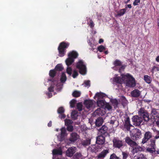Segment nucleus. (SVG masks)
Wrapping results in <instances>:
<instances>
[{
	"instance_id": "f257e3e1",
	"label": "nucleus",
	"mask_w": 159,
	"mask_h": 159,
	"mask_svg": "<svg viewBox=\"0 0 159 159\" xmlns=\"http://www.w3.org/2000/svg\"><path fill=\"white\" fill-rule=\"evenodd\" d=\"M122 81L126 82V85L130 87H133L135 86V82L134 78L129 74L122 76Z\"/></svg>"
},
{
	"instance_id": "f03ea898",
	"label": "nucleus",
	"mask_w": 159,
	"mask_h": 159,
	"mask_svg": "<svg viewBox=\"0 0 159 159\" xmlns=\"http://www.w3.org/2000/svg\"><path fill=\"white\" fill-rule=\"evenodd\" d=\"M70 45L68 42H62L60 43L58 48L59 54L60 57H63L66 52V48H67Z\"/></svg>"
},
{
	"instance_id": "7ed1b4c3",
	"label": "nucleus",
	"mask_w": 159,
	"mask_h": 159,
	"mask_svg": "<svg viewBox=\"0 0 159 159\" xmlns=\"http://www.w3.org/2000/svg\"><path fill=\"white\" fill-rule=\"evenodd\" d=\"M138 113L139 117L143 118L145 121H148L149 120V118L148 112L144 108H140Z\"/></svg>"
},
{
	"instance_id": "20e7f679",
	"label": "nucleus",
	"mask_w": 159,
	"mask_h": 159,
	"mask_svg": "<svg viewBox=\"0 0 159 159\" xmlns=\"http://www.w3.org/2000/svg\"><path fill=\"white\" fill-rule=\"evenodd\" d=\"M76 67L79 70V73L82 75H85L86 72V66L84 64L82 60H80L77 63Z\"/></svg>"
},
{
	"instance_id": "39448f33",
	"label": "nucleus",
	"mask_w": 159,
	"mask_h": 159,
	"mask_svg": "<svg viewBox=\"0 0 159 159\" xmlns=\"http://www.w3.org/2000/svg\"><path fill=\"white\" fill-rule=\"evenodd\" d=\"M156 140L155 139H151L148 142V147L147 148L146 151L150 153H153L155 151L156 146L155 144Z\"/></svg>"
},
{
	"instance_id": "423d86ee",
	"label": "nucleus",
	"mask_w": 159,
	"mask_h": 159,
	"mask_svg": "<svg viewBox=\"0 0 159 159\" xmlns=\"http://www.w3.org/2000/svg\"><path fill=\"white\" fill-rule=\"evenodd\" d=\"M141 134V131L138 129L135 128L133 130L131 136L134 140H137L140 138Z\"/></svg>"
},
{
	"instance_id": "0eeeda50",
	"label": "nucleus",
	"mask_w": 159,
	"mask_h": 159,
	"mask_svg": "<svg viewBox=\"0 0 159 159\" xmlns=\"http://www.w3.org/2000/svg\"><path fill=\"white\" fill-rule=\"evenodd\" d=\"M113 147L116 148H120L123 146V143L118 138L114 137L112 140Z\"/></svg>"
},
{
	"instance_id": "6e6552de",
	"label": "nucleus",
	"mask_w": 159,
	"mask_h": 159,
	"mask_svg": "<svg viewBox=\"0 0 159 159\" xmlns=\"http://www.w3.org/2000/svg\"><path fill=\"white\" fill-rule=\"evenodd\" d=\"M132 120L133 125L136 126H139L143 120V118L138 116H134Z\"/></svg>"
},
{
	"instance_id": "1a4fd4ad",
	"label": "nucleus",
	"mask_w": 159,
	"mask_h": 159,
	"mask_svg": "<svg viewBox=\"0 0 159 159\" xmlns=\"http://www.w3.org/2000/svg\"><path fill=\"white\" fill-rule=\"evenodd\" d=\"M79 138V135L76 132H73L70 134V136L68 139L70 143H73L77 140Z\"/></svg>"
},
{
	"instance_id": "9d476101",
	"label": "nucleus",
	"mask_w": 159,
	"mask_h": 159,
	"mask_svg": "<svg viewBox=\"0 0 159 159\" xmlns=\"http://www.w3.org/2000/svg\"><path fill=\"white\" fill-rule=\"evenodd\" d=\"M96 98H97L98 99L107 98H109L110 99H113L112 98L108 97V96L105 93L101 92H97L96 93L94 97V98L95 99Z\"/></svg>"
},
{
	"instance_id": "9b49d317",
	"label": "nucleus",
	"mask_w": 159,
	"mask_h": 159,
	"mask_svg": "<svg viewBox=\"0 0 159 159\" xmlns=\"http://www.w3.org/2000/svg\"><path fill=\"white\" fill-rule=\"evenodd\" d=\"M110 149L108 148L106 149L103 150L97 156L98 159H103L107 156V154L109 153Z\"/></svg>"
},
{
	"instance_id": "f8f14e48",
	"label": "nucleus",
	"mask_w": 159,
	"mask_h": 159,
	"mask_svg": "<svg viewBox=\"0 0 159 159\" xmlns=\"http://www.w3.org/2000/svg\"><path fill=\"white\" fill-rule=\"evenodd\" d=\"M108 128L105 125H103L99 129H98V133L100 135L107 136L108 134L107 133Z\"/></svg>"
},
{
	"instance_id": "ddd939ff",
	"label": "nucleus",
	"mask_w": 159,
	"mask_h": 159,
	"mask_svg": "<svg viewBox=\"0 0 159 159\" xmlns=\"http://www.w3.org/2000/svg\"><path fill=\"white\" fill-rule=\"evenodd\" d=\"M105 137L102 135H99L96 137V143L99 145H103L105 144Z\"/></svg>"
},
{
	"instance_id": "4468645a",
	"label": "nucleus",
	"mask_w": 159,
	"mask_h": 159,
	"mask_svg": "<svg viewBox=\"0 0 159 159\" xmlns=\"http://www.w3.org/2000/svg\"><path fill=\"white\" fill-rule=\"evenodd\" d=\"M125 141L126 143L131 147L137 145V143L132 140L129 137H127L125 138Z\"/></svg>"
},
{
	"instance_id": "2eb2a0df",
	"label": "nucleus",
	"mask_w": 159,
	"mask_h": 159,
	"mask_svg": "<svg viewBox=\"0 0 159 159\" xmlns=\"http://www.w3.org/2000/svg\"><path fill=\"white\" fill-rule=\"evenodd\" d=\"M152 134L151 132L149 131L146 132L142 140V143L143 144L146 143L150 138H152Z\"/></svg>"
},
{
	"instance_id": "dca6fc26",
	"label": "nucleus",
	"mask_w": 159,
	"mask_h": 159,
	"mask_svg": "<svg viewBox=\"0 0 159 159\" xmlns=\"http://www.w3.org/2000/svg\"><path fill=\"white\" fill-rule=\"evenodd\" d=\"M61 134L60 135L59 139L61 141L64 140L65 139V137L67 135L66 133V130L65 127H62L61 129Z\"/></svg>"
},
{
	"instance_id": "f3484780",
	"label": "nucleus",
	"mask_w": 159,
	"mask_h": 159,
	"mask_svg": "<svg viewBox=\"0 0 159 159\" xmlns=\"http://www.w3.org/2000/svg\"><path fill=\"white\" fill-rule=\"evenodd\" d=\"M75 152V148L72 147L69 148L67 151L66 155L67 156L71 157L73 156Z\"/></svg>"
},
{
	"instance_id": "a211bd4d",
	"label": "nucleus",
	"mask_w": 159,
	"mask_h": 159,
	"mask_svg": "<svg viewBox=\"0 0 159 159\" xmlns=\"http://www.w3.org/2000/svg\"><path fill=\"white\" fill-rule=\"evenodd\" d=\"M93 100H84V104L86 107L88 109H89L93 107Z\"/></svg>"
},
{
	"instance_id": "6ab92c4d",
	"label": "nucleus",
	"mask_w": 159,
	"mask_h": 159,
	"mask_svg": "<svg viewBox=\"0 0 159 159\" xmlns=\"http://www.w3.org/2000/svg\"><path fill=\"white\" fill-rule=\"evenodd\" d=\"M102 109V108H98L94 112V114L96 116L98 115L99 116H102L104 115L105 112Z\"/></svg>"
},
{
	"instance_id": "aec40b11",
	"label": "nucleus",
	"mask_w": 159,
	"mask_h": 159,
	"mask_svg": "<svg viewBox=\"0 0 159 159\" xmlns=\"http://www.w3.org/2000/svg\"><path fill=\"white\" fill-rule=\"evenodd\" d=\"M133 149L132 152L134 154L135 153H138L139 152L141 151L142 150V148L138 145L134 147H132Z\"/></svg>"
},
{
	"instance_id": "412c9836",
	"label": "nucleus",
	"mask_w": 159,
	"mask_h": 159,
	"mask_svg": "<svg viewBox=\"0 0 159 159\" xmlns=\"http://www.w3.org/2000/svg\"><path fill=\"white\" fill-rule=\"evenodd\" d=\"M78 56V53L74 51H72L70 52L68 54V57H70L73 59L74 60L75 59L77 58Z\"/></svg>"
},
{
	"instance_id": "4be33fe9",
	"label": "nucleus",
	"mask_w": 159,
	"mask_h": 159,
	"mask_svg": "<svg viewBox=\"0 0 159 159\" xmlns=\"http://www.w3.org/2000/svg\"><path fill=\"white\" fill-rule=\"evenodd\" d=\"M103 121V118L101 117L98 118L96 120L95 122V125L99 127L102 125Z\"/></svg>"
},
{
	"instance_id": "5701e85b",
	"label": "nucleus",
	"mask_w": 159,
	"mask_h": 159,
	"mask_svg": "<svg viewBox=\"0 0 159 159\" xmlns=\"http://www.w3.org/2000/svg\"><path fill=\"white\" fill-rule=\"evenodd\" d=\"M131 95L134 97H138L140 95V91L138 89H134L131 92Z\"/></svg>"
},
{
	"instance_id": "b1692460",
	"label": "nucleus",
	"mask_w": 159,
	"mask_h": 159,
	"mask_svg": "<svg viewBox=\"0 0 159 159\" xmlns=\"http://www.w3.org/2000/svg\"><path fill=\"white\" fill-rule=\"evenodd\" d=\"M105 100H97V104L98 106L101 107V108H103L106 103Z\"/></svg>"
},
{
	"instance_id": "393cba45",
	"label": "nucleus",
	"mask_w": 159,
	"mask_h": 159,
	"mask_svg": "<svg viewBox=\"0 0 159 159\" xmlns=\"http://www.w3.org/2000/svg\"><path fill=\"white\" fill-rule=\"evenodd\" d=\"M122 78H121L120 77H115L113 78V82L115 83L116 84H121L122 83Z\"/></svg>"
},
{
	"instance_id": "a878e982",
	"label": "nucleus",
	"mask_w": 159,
	"mask_h": 159,
	"mask_svg": "<svg viewBox=\"0 0 159 159\" xmlns=\"http://www.w3.org/2000/svg\"><path fill=\"white\" fill-rule=\"evenodd\" d=\"M134 159H147V158L143 154L141 153L135 156Z\"/></svg>"
},
{
	"instance_id": "bb28decb",
	"label": "nucleus",
	"mask_w": 159,
	"mask_h": 159,
	"mask_svg": "<svg viewBox=\"0 0 159 159\" xmlns=\"http://www.w3.org/2000/svg\"><path fill=\"white\" fill-rule=\"evenodd\" d=\"M74 60L70 57H68L66 60V65L68 66H69L71 65L72 63L74 62Z\"/></svg>"
},
{
	"instance_id": "cd10ccee",
	"label": "nucleus",
	"mask_w": 159,
	"mask_h": 159,
	"mask_svg": "<svg viewBox=\"0 0 159 159\" xmlns=\"http://www.w3.org/2000/svg\"><path fill=\"white\" fill-rule=\"evenodd\" d=\"M78 116V112L76 111H73L71 114V117L72 119L75 120L77 119Z\"/></svg>"
},
{
	"instance_id": "c85d7f7f",
	"label": "nucleus",
	"mask_w": 159,
	"mask_h": 159,
	"mask_svg": "<svg viewBox=\"0 0 159 159\" xmlns=\"http://www.w3.org/2000/svg\"><path fill=\"white\" fill-rule=\"evenodd\" d=\"M67 80V77L65 72H62L61 75L60 81L62 83H64Z\"/></svg>"
},
{
	"instance_id": "c756f323",
	"label": "nucleus",
	"mask_w": 159,
	"mask_h": 159,
	"mask_svg": "<svg viewBox=\"0 0 159 159\" xmlns=\"http://www.w3.org/2000/svg\"><path fill=\"white\" fill-rule=\"evenodd\" d=\"M52 154L53 155H61L62 154V151L60 149H55L52 151Z\"/></svg>"
},
{
	"instance_id": "7c9ffc66",
	"label": "nucleus",
	"mask_w": 159,
	"mask_h": 159,
	"mask_svg": "<svg viewBox=\"0 0 159 159\" xmlns=\"http://www.w3.org/2000/svg\"><path fill=\"white\" fill-rule=\"evenodd\" d=\"M63 69V67L61 64H58L55 66V70L56 71H61Z\"/></svg>"
},
{
	"instance_id": "2f4dec72",
	"label": "nucleus",
	"mask_w": 159,
	"mask_h": 159,
	"mask_svg": "<svg viewBox=\"0 0 159 159\" xmlns=\"http://www.w3.org/2000/svg\"><path fill=\"white\" fill-rule=\"evenodd\" d=\"M144 80L148 84H150L152 81L151 78L150 76L148 75H145L144 76Z\"/></svg>"
},
{
	"instance_id": "473e14b6",
	"label": "nucleus",
	"mask_w": 159,
	"mask_h": 159,
	"mask_svg": "<svg viewBox=\"0 0 159 159\" xmlns=\"http://www.w3.org/2000/svg\"><path fill=\"white\" fill-rule=\"evenodd\" d=\"M126 9L125 8L122 9L120 10L118 12L117 15L119 16H123L126 11Z\"/></svg>"
},
{
	"instance_id": "72a5a7b5",
	"label": "nucleus",
	"mask_w": 159,
	"mask_h": 159,
	"mask_svg": "<svg viewBox=\"0 0 159 159\" xmlns=\"http://www.w3.org/2000/svg\"><path fill=\"white\" fill-rule=\"evenodd\" d=\"M76 109L77 110L80 111L83 110V105L82 102H79L77 103L76 105Z\"/></svg>"
},
{
	"instance_id": "f704fd0d",
	"label": "nucleus",
	"mask_w": 159,
	"mask_h": 159,
	"mask_svg": "<svg viewBox=\"0 0 159 159\" xmlns=\"http://www.w3.org/2000/svg\"><path fill=\"white\" fill-rule=\"evenodd\" d=\"M81 93L80 91L75 90L72 93V95L74 97H78L80 96Z\"/></svg>"
},
{
	"instance_id": "c9c22d12",
	"label": "nucleus",
	"mask_w": 159,
	"mask_h": 159,
	"mask_svg": "<svg viewBox=\"0 0 159 159\" xmlns=\"http://www.w3.org/2000/svg\"><path fill=\"white\" fill-rule=\"evenodd\" d=\"M82 85L85 87L89 88L90 86V81L89 80H85Z\"/></svg>"
},
{
	"instance_id": "e433bc0d",
	"label": "nucleus",
	"mask_w": 159,
	"mask_h": 159,
	"mask_svg": "<svg viewBox=\"0 0 159 159\" xmlns=\"http://www.w3.org/2000/svg\"><path fill=\"white\" fill-rule=\"evenodd\" d=\"M56 71L55 69L50 70L49 72V76L52 78L54 77L56 74Z\"/></svg>"
},
{
	"instance_id": "4c0bfd02",
	"label": "nucleus",
	"mask_w": 159,
	"mask_h": 159,
	"mask_svg": "<svg viewBox=\"0 0 159 159\" xmlns=\"http://www.w3.org/2000/svg\"><path fill=\"white\" fill-rule=\"evenodd\" d=\"M122 159H126L129 155V153L126 152H122Z\"/></svg>"
},
{
	"instance_id": "58836bf2",
	"label": "nucleus",
	"mask_w": 159,
	"mask_h": 159,
	"mask_svg": "<svg viewBox=\"0 0 159 159\" xmlns=\"http://www.w3.org/2000/svg\"><path fill=\"white\" fill-rule=\"evenodd\" d=\"M65 125L66 126L71 125L73 123V121L70 119H66L65 120Z\"/></svg>"
},
{
	"instance_id": "ea45409f",
	"label": "nucleus",
	"mask_w": 159,
	"mask_h": 159,
	"mask_svg": "<svg viewBox=\"0 0 159 159\" xmlns=\"http://www.w3.org/2000/svg\"><path fill=\"white\" fill-rule=\"evenodd\" d=\"M110 101L112 103L113 105L114 106V108L117 107L118 104V100H110Z\"/></svg>"
},
{
	"instance_id": "a19ab883",
	"label": "nucleus",
	"mask_w": 159,
	"mask_h": 159,
	"mask_svg": "<svg viewBox=\"0 0 159 159\" xmlns=\"http://www.w3.org/2000/svg\"><path fill=\"white\" fill-rule=\"evenodd\" d=\"M121 62L118 60H116L114 62L113 64L115 66H120L121 65Z\"/></svg>"
},
{
	"instance_id": "79ce46f5",
	"label": "nucleus",
	"mask_w": 159,
	"mask_h": 159,
	"mask_svg": "<svg viewBox=\"0 0 159 159\" xmlns=\"http://www.w3.org/2000/svg\"><path fill=\"white\" fill-rule=\"evenodd\" d=\"M58 113L61 114L63 113L65 111V109L63 107H60L58 108L57 111Z\"/></svg>"
},
{
	"instance_id": "37998d69",
	"label": "nucleus",
	"mask_w": 159,
	"mask_h": 159,
	"mask_svg": "<svg viewBox=\"0 0 159 159\" xmlns=\"http://www.w3.org/2000/svg\"><path fill=\"white\" fill-rule=\"evenodd\" d=\"M109 159H120V157H117L115 153L111 154Z\"/></svg>"
},
{
	"instance_id": "c03bdc74",
	"label": "nucleus",
	"mask_w": 159,
	"mask_h": 159,
	"mask_svg": "<svg viewBox=\"0 0 159 159\" xmlns=\"http://www.w3.org/2000/svg\"><path fill=\"white\" fill-rule=\"evenodd\" d=\"M103 108L109 110L111 109L112 107L109 103L106 102Z\"/></svg>"
},
{
	"instance_id": "a18cd8bd",
	"label": "nucleus",
	"mask_w": 159,
	"mask_h": 159,
	"mask_svg": "<svg viewBox=\"0 0 159 159\" xmlns=\"http://www.w3.org/2000/svg\"><path fill=\"white\" fill-rule=\"evenodd\" d=\"M159 71V67L154 66L152 68L151 72H152V75H153L155 71Z\"/></svg>"
},
{
	"instance_id": "49530a36",
	"label": "nucleus",
	"mask_w": 159,
	"mask_h": 159,
	"mask_svg": "<svg viewBox=\"0 0 159 159\" xmlns=\"http://www.w3.org/2000/svg\"><path fill=\"white\" fill-rule=\"evenodd\" d=\"M98 50L100 52H102L106 49V48L103 45H101L98 48Z\"/></svg>"
},
{
	"instance_id": "de8ad7c7",
	"label": "nucleus",
	"mask_w": 159,
	"mask_h": 159,
	"mask_svg": "<svg viewBox=\"0 0 159 159\" xmlns=\"http://www.w3.org/2000/svg\"><path fill=\"white\" fill-rule=\"evenodd\" d=\"M124 125H132L130 124V119L129 117H127L125 120V122Z\"/></svg>"
},
{
	"instance_id": "09e8293b",
	"label": "nucleus",
	"mask_w": 159,
	"mask_h": 159,
	"mask_svg": "<svg viewBox=\"0 0 159 159\" xmlns=\"http://www.w3.org/2000/svg\"><path fill=\"white\" fill-rule=\"evenodd\" d=\"M81 157V153L77 152L74 155L73 157L74 159H79V158Z\"/></svg>"
},
{
	"instance_id": "8fccbe9b",
	"label": "nucleus",
	"mask_w": 159,
	"mask_h": 159,
	"mask_svg": "<svg viewBox=\"0 0 159 159\" xmlns=\"http://www.w3.org/2000/svg\"><path fill=\"white\" fill-rule=\"evenodd\" d=\"M90 141L89 140H86L83 141L82 143V145L85 146H87L90 144Z\"/></svg>"
},
{
	"instance_id": "3c124183",
	"label": "nucleus",
	"mask_w": 159,
	"mask_h": 159,
	"mask_svg": "<svg viewBox=\"0 0 159 159\" xmlns=\"http://www.w3.org/2000/svg\"><path fill=\"white\" fill-rule=\"evenodd\" d=\"M133 126L132 125H124L123 128L127 131H129L130 130V128L131 127Z\"/></svg>"
},
{
	"instance_id": "603ef678",
	"label": "nucleus",
	"mask_w": 159,
	"mask_h": 159,
	"mask_svg": "<svg viewBox=\"0 0 159 159\" xmlns=\"http://www.w3.org/2000/svg\"><path fill=\"white\" fill-rule=\"evenodd\" d=\"M72 69L71 67L68 66L66 69L67 73L70 76L72 74Z\"/></svg>"
},
{
	"instance_id": "864d4df0",
	"label": "nucleus",
	"mask_w": 159,
	"mask_h": 159,
	"mask_svg": "<svg viewBox=\"0 0 159 159\" xmlns=\"http://www.w3.org/2000/svg\"><path fill=\"white\" fill-rule=\"evenodd\" d=\"M87 24L91 28H93L94 26V24L92 19H89V21L87 23Z\"/></svg>"
},
{
	"instance_id": "5fc2aeb1",
	"label": "nucleus",
	"mask_w": 159,
	"mask_h": 159,
	"mask_svg": "<svg viewBox=\"0 0 159 159\" xmlns=\"http://www.w3.org/2000/svg\"><path fill=\"white\" fill-rule=\"evenodd\" d=\"M76 102V100H71L70 102V104L71 107H75Z\"/></svg>"
},
{
	"instance_id": "6e6d98bb",
	"label": "nucleus",
	"mask_w": 159,
	"mask_h": 159,
	"mask_svg": "<svg viewBox=\"0 0 159 159\" xmlns=\"http://www.w3.org/2000/svg\"><path fill=\"white\" fill-rule=\"evenodd\" d=\"M67 130L69 132H72L74 129L73 126L72 125L67 126Z\"/></svg>"
},
{
	"instance_id": "4d7b16f0",
	"label": "nucleus",
	"mask_w": 159,
	"mask_h": 159,
	"mask_svg": "<svg viewBox=\"0 0 159 159\" xmlns=\"http://www.w3.org/2000/svg\"><path fill=\"white\" fill-rule=\"evenodd\" d=\"M78 75V73L77 71L75 70L73 71V74H72V76L74 78H75Z\"/></svg>"
},
{
	"instance_id": "13d9d810",
	"label": "nucleus",
	"mask_w": 159,
	"mask_h": 159,
	"mask_svg": "<svg viewBox=\"0 0 159 159\" xmlns=\"http://www.w3.org/2000/svg\"><path fill=\"white\" fill-rule=\"evenodd\" d=\"M157 112L155 109H153L152 111L151 114L152 116L153 117L154 116L156 115L157 113Z\"/></svg>"
},
{
	"instance_id": "bf43d9fd",
	"label": "nucleus",
	"mask_w": 159,
	"mask_h": 159,
	"mask_svg": "<svg viewBox=\"0 0 159 159\" xmlns=\"http://www.w3.org/2000/svg\"><path fill=\"white\" fill-rule=\"evenodd\" d=\"M152 154H153L155 156H157V155H159V150L158 149L157 150H156V148L155 149V150L154 152L153 153H151Z\"/></svg>"
},
{
	"instance_id": "052dcab7",
	"label": "nucleus",
	"mask_w": 159,
	"mask_h": 159,
	"mask_svg": "<svg viewBox=\"0 0 159 159\" xmlns=\"http://www.w3.org/2000/svg\"><path fill=\"white\" fill-rule=\"evenodd\" d=\"M140 2V0H134L133 2V4L134 6H137L138 5V3Z\"/></svg>"
},
{
	"instance_id": "680f3d73",
	"label": "nucleus",
	"mask_w": 159,
	"mask_h": 159,
	"mask_svg": "<svg viewBox=\"0 0 159 159\" xmlns=\"http://www.w3.org/2000/svg\"><path fill=\"white\" fill-rule=\"evenodd\" d=\"M66 117V115L63 113H62L59 116V117L61 119H64Z\"/></svg>"
},
{
	"instance_id": "e2e57ef3",
	"label": "nucleus",
	"mask_w": 159,
	"mask_h": 159,
	"mask_svg": "<svg viewBox=\"0 0 159 159\" xmlns=\"http://www.w3.org/2000/svg\"><path fill=\"white\" fill-rule=\"evenodd\" d=\"M154 118L156 120H159V113H157L156 115L153 116Z\"/></svg>"
},
{
	"instance_id": "0e129e2a",
	"label": "nucleus",
	"mask_w": 159,
	"mask_h": 159,
	"mask_svg": "<svg viewBox=\"0 0 159 159\" xmlns=\"http://www.w3.org/2000/svg\"><path fill=\"white\" fill-rule=\"evenodd\" d=\"M156 133V135L155 137V139H157L159 138V131H157Z\"/></svg>"
},
{
	"instance_id": "69168bd1",
	"label": "nucleus",
	"mask_w": 159,
	"mask_h": 159,
	"mask_svg": "<svg viewBox=\"0 0 159 159\" xmlns=\"http://www.w3.org/2000/svg\"><path fill=\"white\" fill-rule=\"evenodd\" d=\"M54 87L51 86L49 88H48V90L49 92H52L54 91Z\"/></svg>"
},
{
	"instance_id": "338daca9",
	"label": "nucleus",
	"mask_w": 159,
	"mask_h": 159,
	"mask_svg": "<svg viewBox=\"0 0 159 159\" xmlns=\"http://www.w3.org/2000/svg\"><path fill=\"white\" fill-rule=\"evenodd\" d=\"M115 121V120H111L109 122V123L113 125L114 124Z\"/></svg>"
},
{
	"instance_id": "774afa93",
	"label": "nucleus",
	"mask_w": 159,
	"mask_h": 159,
	"mask_svg": "<svg viewBox=\"0 0 159 159\" xmlns=\"http://www.w3.org/2000/svg\"><path fill=\"white\" fill-rule=\"evenodd\" d=\"M52 122L51 121H50L48 124V127H51L52 125Z\"/></svg>"
}]
</instances>
